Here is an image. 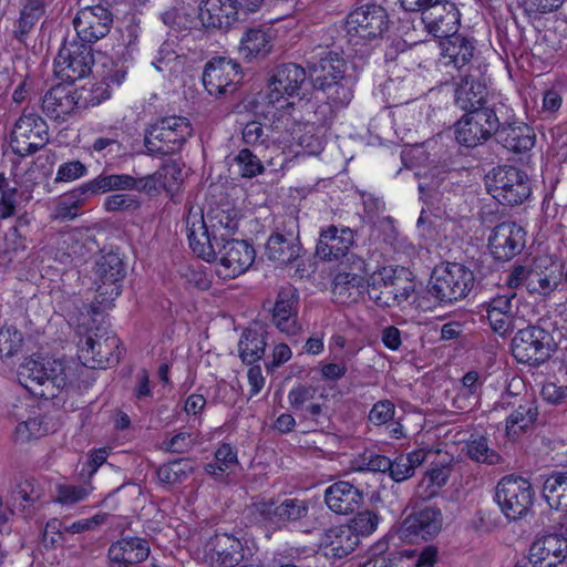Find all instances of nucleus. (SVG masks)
Segmentation results:
<instances>
[{
	"mask_svg": "<svg viewBox=\"0 0 567 567\" xmlns=\"http://www.w3.org/2000/svg\"><path fill=\"white\" fill-rule=\"evenodd\" d=\"M237 229L238 212L228 205L210 207L206 214L190 206L185 219L189 248L203 260L213 259L214 247L234 238Z\"/></svg>",
	"mask_w": 567,
	"mask_h": 567,
	"instance_id": "obj_1",
	"label": "nucleus"
},
{
	"mask_svg": "<svg viewBox=\"0 0 567 567\" xmlns=\"http://www.w3.org/2000/svg\"><path fill=\"white\" fill-rule=\"evenodd\" d=\"M19 382L32 395L53 399L71 385L73 369L61 360L27 359L19 368Z\"/></svg>",
	"mask_w": 567,
	"mask_h": 567,
	"instance_id": "obj_2",
	"label": "nucleus"
},
{
	"mask_svg": "<svg viewBox=\"0 0 567 567\" xmlns=\"http://www.w3.org/2000/svg\"><path fill=\"white\" fill-rule=\"evenodd\" d=\"M487 193L502 205H522L532 194L528 175L512 165H499L485 176Z\"/></svg>",
	"mask_w": 567,
	"mask_h": 567,
	"instance_id": "obj_3",
	"label": "nucleus"
},
{
	"mask_svg": "<svg viewBox=\"0 0 567 567\" xmlns=\"http://www.w3.org/2000/svg\"><path fill=\"white\" fill-rule=\"evenodd\" d=\"M474 285V274L457 262L436 266L431 277V293L442 302H453L467 296Z\"/></svg>",
	"mask_w": 567,
	"mask_h": 567,
	"instance_id": "obj_4",
	"label": "nucleus"
},
{
	"mask_svg": "<svg viewBox=\"0 0 567 567\" xmlns=\"http://www.w3.org/2000/svg\"><path fill=\"white\" fill-rule=\"evenodd\" d=\"M94 54L91 44L74 38L65 40L54 59V73L64 82L74 83L91 73Z\"/></svg>",
	"mask_w": 567,
	"mask_h": 567,
	"instance_id": "obj_5",
	"label": "nucleus"
},
{
	"mask_svg": "<svg viewBox=\"0 0 567 567\" xmlns=\"http://www.w3.org/2000/svg\"><path fill=\"white\" fill-rule=\"evenodd\" d=\"M346 28L350 37V42L355 44H358L360 40H378L381 39L389 29V16L382 6L368 2L350 12Z\"/></svg>",
	"mask_w": 567,
	"mask_h": 567,
	"instance_id": "obj_6",
	"label": "nucleus"
},
{
	"mask_svg": "<svg viewBox=\"0 0 567 567\" xmlns=\"http://www.w3.org/2000/svg\"><path fill=\"white\" fill-rule=\"evenodd\" d=\"M555 342L543 328L529 326L519 329L512 341L513 355L518 362L538 365L555 351Z\"/></svg>",
	"mask_w": 567,
	"mask_h": 567,
	"instance_id": "obj_7",
	"label": "nucleus"
},
{
	"mask_svg": "<svg viewBox=\"0 0 567 567\" xmlns=\"http://www.w3.org/2000/svg\"><path fill=\"white\" fill-rule=\"evenodd\" d=\"M214 258L206 261L217 262L216 274L224 280L246 272L256 257L255 249L248 241L235 238L214 247Z\"/></svg>",
	"mask_w": 567,
	"mask_h": 567,
	"instance_id": "obj_8",
	"label": "nucleus"
},
{
	"mask_svg": "<svg viewBox=\"0 0 567 567\" xmlns=\"http://www.w3.org/2000/svg\"><path fill=\"white\" fill-rule=\"evenodd\" d=\"M120 339L112 333L94 332L79 343L78 357L90 369H106L120 360Z\"/></svg>",
	"mask_w": 567,
	"mask_h": 567,
	"instance_id": "obj_9",
	"label": "nucleus"
},
{
	"mask_svg": "<svg viewBox=\"0 0 567 567\" xmlns=\"http://www.w3.org/2000/svg\"><path fill=\"white\" fill-rule=\"evenodd\" d=\"M532 484L520 476H505L496 487L495 501L508 519L525 515L533 504Z\"/></svg>",
	"mask_w": 567,
	"mask_h": 567,
	"instance_id": "obj_10",
	"label": "nucleus"
},
{
	"mask_svg": "<svg viewBox=\"0 0 567 567\" xmlns=\"http://www.w3.org/2000/svg\"><path fill=\"white\" fill-rule=\"evenodd\" d=\"M499 122L492 109L467 111L455 124L453 128L439 134L441 138L450 137L453 133L455 142H478L488 140L497 133Z\"/></svg>",
	"mask_w": 567,
	"mask_h": 567,
	"instance_id": "obj_11",
	"label": "nucleus"
},
{
	"mask_svg": "<svg viewBox=\"0 0 567 567\" xmlns=\"http://www.w3.org/2000/svg\"><path fill=\"white\" fill-rule=\"evenodd\" d=\"M125 268L116 252H106L97 257L94 266L96 299L101 305H109L122 292Z\"/></svg>",
	"mask_w": 567,
	"mask_h": 567,
	"instance_id": "obj_12",
	"label": "nucleus"
},
{
	"mask_svg": "<svg viewBox=\"0 0 567 567\" xmlns=\"http://www.w3.org/2000/svg\"><path fill=\"white\" fill-rule=\"evenodd\" d=\"M306 76L305 69L298 64L284 63L276 66L268 81V93L266 95L268 104L278 109L289 105L287 96L299 94Z\"/></svg>",
	"mask_w": 567,
	"mask_h": 567,
	"instance_id": "obj_13",
	"label": "nucleus"
},
{
	"mask_svg": "<svg viewBox=\"0 0 567 567\" xmlns=\"http://www.w3.org/2000/svg\"><path fill=\"white\" fill-rule=\"evenodd\" d=\"M240 79V65L223 56L208 61L202 76L205 90L215 97L233 94L237 90Z\"/></svg>",
	"mask_w": 567,
	"mask_h": 567,
	"instance_id": "obj_14",
	"label": "nucleus"
},
{
	"mask_svg": "<svg viewBox=\"0 0 567 567\" xmlns=\"http://www.w3.org/2000/svg\"><path fill=\"white\" fill-rule=\"evenodd\" d=\"M486 65H470L467 73L461 76L454 90V102L461 110H485L487 97Z\"/></svg>",
	"mask_w": 567,
	"mask_h": 567,
	"instance_id": "obj_15",
	"label": "nucleus"
},
{
	"mask_svg": "<svg viewBox=\"0 0 567 567\" xmlns=\"http://www.w3.org/2000/svg\"><path fill=\"white\" fill-rule=\"evenodd\" d=\"M525 244V229L513 221L496 225L488 237V249L492 256L501 261H508L520 254Z\"/></svg>",
	"mask_w": 567,
	"mask_h": 567,
	"instance_id": "obj_16",
	"label": "nucleus"
},
{
	"mask_svg": "<svg viewBox=\"0 0 567 567\" xmlns=\"http://www.w3.org/2000/svg\"><path fill=\"white\" fill-rule=\"evenodd\" d=\"M112 24V12L101 4L81 9L73 19L76 39L89 44L107 35Z\"/></svg>",
	"mask_w": 567,
	"mask_h": 567,
	"instance_id": "obj_17",
	"label": "nucleus"
},
{
	"mask_svg": "<svg viewBox=\"0 0 567 567\" xmlns=\"http://www.w3.org/2000/svg\"><path fill=\"white\" fill-rule=\"evenodd\" d=\"M442 513L435 507H424L410 514L399 528V536L405 542L427 540L435 537L442 528Z\"/></svg>",
	"mask_w": 567,
	"mask_h": 567,
	"instance_id": "obj_18",
	"label": "nucleus"
},
{
	"mask_svg": "<svg viewBox=\"0 0 567 567\" xmlns=\"http://www.w3.org/2000/svg\"><path fill=\"white\" fill-rule=\"evenodd\" d=\"M309 507V499L285 498L281 502L271 499L260 503L257 509L265 523L274 527H282L307 517Z\"/></svg>",
	"mask_w": 567,
	"mask_h": 567,
	"instance_id": "obj_19",
	"label": "nucleus"
},
{
	"mask_svg": "<svg viewBox=\"0 0 567 567\" xmlns=\"http://www.w3.org/2000/svg\"><path fill=\"white\" fill-rule=\"evenodd\" d=\"M461 13L456 4L449 0L427 7L422 14V22L429 33L435 38L444 39L456 32L460 25Z\"/></svg>",
	"mask_w": 567,
	"mask_h": 567,
	"instance_id": "obj_20",
	"label": "nucleus"
},
{
	"mask_svg": "<svg viewBox=\"0 0 567 567\" xmlns=\"http://www.w3.org/2000/svg\"><path fill=\"white\" fill-rule=\"evenodd\" d=\"M241 542L228 534H218L205 545L204 558L210 567H236L244 558Z\"/></svg>",
	"mask_w": 567,
	"mask_h": 567,
	"instance_id": "obj_21",
	"label": "nucleus"
},
{
	"mask_svg": "<svg viewBox=\"0 0 567 567\" xmlns=\"http://www.w3.org/2000/svg\"><path fill=\"white\" fill-rule=\"evenodd\" d=\"M567 557V538L549 534L536 539L530 548L528 559L534 567H557Z\"/></svg>",
	"mask_w": 567,
	"mask_h": 567,
	"instance_id": "obj_22",
	"label": "nucleus"
},
{
	"mask_svg": "<svg viewBox=\"0 0 567 567\" xmlns=\"http://www.w3.org/2000/svg\"><path fill=\"white\" fill-rule=\"evenodd\" d=\"M198 18L207 29L228 31L241 21L228 0H203L199 6Z\"/></svg>",
	"mask_w": 567,
	"mask_h": 567,
	"instance_id": "obj_23",
	"label": "nucleus"
},
{
	"mask_svg": "<svg viewBox=\"0 0 567 567\" xmlns=\"http://www.w3.org/2000/svg\"><path fill=\"white\" fill-rule=\"evenodd\" d=\"M192 132V125L186 117L166 116L148 125L144 142H187Z\"/></svg>",
	"mask_w": 567,
	"mask_h": 567,
	"instance_id": "obj_24",
	"label": "nucleus"
},
{
	"mask_svg": "<svg viewBox=\"0 0 567 567\" xmlns=\"http://www.w3.org/2000/svg\"><path fill=\"white\" fill-rule=\"evenodd\" d=\"M73 83H60L52 86L42 97V111L51 118L64 120L78 106L79 99Z\"/></svg>",
	"mask_w": 567,
	"mask_h": 567,
	"instance_id": "obj_25",
	"label": "nucleus"
},
{
	"mask_svg": "<svg viewBox=\"0 0 567 567\" xmlns=\"http://www.w3.org/2000/svg\"><path fill=\"white\" fill-rule=\"evenodd\" d=\"M299 296L292 287L282 288L272 309V320L276 327L287 334H295L299 330L298 315Z\"/></svg>",
	"mask_w": 567,
	"mask_h": 567,
	"instance_id": "obj_26",
	"label": "nucleus"
},
{
	"mask_svg": "<svg viewBox=\"0 0 567 567\" xmlns=\"http://www.w3.org/2000/svg\"><path fill=\"white\" fill-rule=\"evenodd\" d=\"M150 555L148 543L140 537H124L109 548L113 567H130L144 561Z\"/></svg>",
	"mask_w": 567,
	"mask_h": 567,
	"instance_id": "obj_27",
	"label": "nucleus"
},
{
	"mask_svg": "<svg viewBox=\"0 0 567 567\" xmlns=\"http://www.w3.org/2000/svg\"><path fill=\"white\" fill-rule=\"evenodd\" d=\"M563 278L561 266L547 260H537L529 269L528 291L540 296L550 295Z\"/></svg>",
	"mask_w": 567,
	"mask_h": 567,
	"instance_id": "obj_28",
	"label": "nucleus"
},
{
	"mask_svg": "<svg viewBox=\"0 0 567 567\" xmlns=\"http://www.w3.org/2000/svg\"><path fill=\"white\" fill-rule=\"evenodd\" d=\"M363 501L359 488L346 481H339L327 487L324 502L337 514H349L357 509Z\"/></svg>",
	"mask_w": 567,
	"mask_h": 567,
	"instance_id": "obj_29",
	"label": "nucleus"
},
{
	"mask_svg": "<svg viewBox=\"0 0 567 567\" xmlns=\"http://www.w3.org/2000/svg\"><path fill=\"white\" fill-rule=\"evenodd\" d=\"M441 49L443 58L447 59L446 64H453L458 70L467 64L473 65L471 62L476 61L474 40L457 31L441 41Z\"/></svg>",
	"mask_w": 567,
	"mask_h": 567,
	"instance_id": "obj_30",
	"label": "nucleus"
},
{
	"mask_svg": "<svg viewBox=\"0 0 567 567\" xmlns=\"http://www.w3.org/2000/svg\"><path fill=\"white\" fill-rule=\"evenodd\" d=\"M515 297L514 292L497 295L488 302L487 319L492 329L499 334L514 329L519 319L518 313H513L512 310V301Z\"/></svg>",
	"mask_w": 567,
	"mask_h": 567,
	"instance_id": "obj_31",
	"label": "nucleus"
},
{
	"mask_svg": "<svg viewBox=\"0 0 567 567\" xmlns=\"http://www.w3.org/2000/svg\"><path fill=\"white\" fill-rule=\"evenodd\" d=\"M352 244L353 234L349 228L330 226L320 234L317 254L324 259H338L348 252Z\"/></svg>",
	"mask_w": 567,
	"mask_h": 567,
	"instance_id": "obj_32",
	"label": "nucleus"
},
{
	"mask_svg": "<svg viewBox=\"0 0 567 567\" xmlns=\"http://www.w3.org/2000/svg\"><path fill=\"white\" fill-rule=\"evenodd\" d=\"M347 64L337 53L329 52L318 62L309 66L310 78L316 90L327 87L328 84L344 80Z\"/></svg>",
	"mask_w": 567,
	"mask_h": 567,
	"instance_id": "obj_33",
	"label": "nucleus"
},
{
	"mask_svg": "<svg viewBox=\"0 0 567 567\" xmlns=\"http://www.w3.org/2000/svg\"><path fill=\"white\" fill-rule=\"evenodd\" d=\"M272 48L270 28L255 27L247 29L240 40L239 53L247 61L267 56Z\"/></svg>",
	"mask_w": 567,
	"mask_h": 567,
	"instance_id": "obj_34",
	"label": "nucleus"
},
{
	"mask_svg": "<svg viewBox=\"0 0 567 567\" xmlns=\"http://www.w3.org/2000/svg\"><path fill=\"white\" fill-rule=\"evenodd\" d=\"M367 280L351 272H338L333 279L332 293L341 303L355 302L367 290Z\"/></svg>",
	"mask_w": 567,
	"mask_h": 567,
	"instance_id": "obj_35",
	"label": "nucleus"
},
{
	"mask_svg": "<svg viewBox=\"0 0 567 567\" xmlns=\"http://www.w3.org/2000/svg\"><path fill=\"white\" fill-rule=\"evenodd\" d=\"M322 544L327 549V554L341 558L355 548L358 537L348 526H334L324 532Z\"/></svg>",
	"mask_w": 567,
	"mask_h": 567,
	"instance_id": "obj_36",
	"label": "nucleus"
},
{
	"mask_svg": "<svg viewBox=\"0 0 567 567\" xmlns=\"http://www.w3.org/2000/svg\"><path fill=\"white\" fill-rule=\"evenodd\" d=\"M136 179L127 174L99 175L82 184L79 190L82 195L104 194L117 189H135Z\"/></svg>",
	"mask_w": 567,
	"mask_h": 567,
	"instance_id": "obj_37",
	"label": "nucleus"
},
{
	"mask_svg": "<svg viewBox=\"0 0 567 567\" xmlns=\"http://www.w3.org/2000/svg\"><path fill=\"white\" fill-rule=\"evenodd\" d=\"M27 140H41L49 142L47 123L39 116L22 115L11 131L10 142H24Z\"/></svg>",
	"mask_w": 567,
	"mask_h": 567,
	"instance_id": "obj_38",
	"label": "nucleus"
},
{
	"mask_svg": "<svg viewBox=\"0 0 567 567\" xmlns=\"http://www.w3.org/2000/svg\"><path fill=\"white\" fill-rule=\"evenodd\" d=\"M543 496L550 508L567 511V472H554L543 484Z\"/></svg>",
	"mask_w": 567,
	"mask_h": 567,
	"instance_id": "obj_39",
	"label": "nucleus"
},
{
	"mask_svg": "<svg viewBox=\"0 0 567 567\" xmlns=\"http://www.w3.org/2000/svg\"><path fill=\"white\" fill-rule=\"evenodd\" d=\"M300 247L284 235L274 234L266 244V256L268 259L280 265H287L298 258Z\"/></svg>",
	"mask_w": 567,
	"mask_h": 567,
	"instance_id": "obj_40",
	"label": "nucleus"
},
{
	"mask_svg": "<svg viewBox=\"0 0 567 567\" xmlns=\"http://www.w3.org/2000/svg\"><path fill=\"white\" fill-rule=\"evenodd\" d=\"M427 456V451L424 449H417L405 455L398 456L394 461H391V467H389L390 476L395 482H403L410 478L417 466H420Z\"/></svg>",
	"mask_w": 567,
	"mask_h": 567,
	"instance_id": "obj_41",
	"label": "nucleus"
},
{
	"mask_svg": "<svg viewBox=\"0 0 567 567\" xmlns=\"http://www.w3.org/2000/svg\"><path fill=\"white\" fill-rule=\"evenodd\" d=\"M44 13V3L42 0H28L20 12L13 31L14 38L20 42H24L27 35L37 24Z\"/></svg>",
	"mask_w": 567,
	"mask_h": 567,
	"instance_id": "obj_42",
	"label": "nucleus"
},
{
	"mask_svg": "<svg viewBox=\"0 0 567 567\" xmlns=\"http://www.w3.org/2000/svg\"><path fill=\"white\" fill-rule=\"evenodd\" d=\"M327 94V99L330 101L326 105H321L317 114L332 113V106L334 107H343L348 105L352 99V91L350 87V80L344 78V80H339L331 84H328L327 87L320 89Z\"/></svg>",
	"mask_w": 567,
	"mask_h": 567,
	"instance_id": "obj_43",
	"label": "nucleus"
},
{
	"mask_svg": "<svg viewBox=\"0 0 567 567\" xmlns=\"http://www.w3.org/2000/svg\"><path fill=\"white\" fill-rule=\"evenodd\" d=\"M266 340L262 334L256 331H244L239 343L238 352L243 362L252 364L260 360L265 353Z\"/></svg>",
	"mask_w": 567,
	"mask_h": 567,
	"instance_id": "obj_44",
	"label": "nucleus"
},
{
	"mask_svg": "<svg viewBox=\"0 0 567 567\" xmlns=\"http://www.w3.org/2000/svg\"><path fill=\"white\" fill-rule=\"evenodd\" d=\"M414 291V284L402 278L399 286L380 290L379 295H371L370 298L380 307L400 306L409 299Z\"/></svg>",
	"mask_w": 567,
	"mask_h": 567,
	"instance_id": "obj_45",
	"label": "nucleus"
},
{
	"mask_svg": "<svg viewBox=\"0 0 567 567\" xmlns=\"http://www.w3.org/2000/svg\"><path fill=\"white\" fill-rule=\"evenodd\" d=\"M193 472L192 463L187 460H178L162 465L157 470L158 480L167 485L184 482Z\"/></svg>",
	"mask_w": 567,
	"mask_h": 567,
	"instance_id": "obj_46",
	"label": "nucleus"
},
{
	"mask_svg": "<svg viewBox=\"0 0 567 567\" xmlns=\"http://www.w3.org/2000/svg\"><path fill=\"white\" fill-rule=\"evenodd\" d=\"M132 60L131 54L127 52V58H110L102 64L101 79L105 81L106 84L112 86H118L124 81L127 71L128 64L127 62Z\"/></svg>",
	"mask_w": 567,
	"mask_h": 567,
	"instance_id": "obj_47",
	"label": "nucleus"
},
{
	"mask_svg": "<svg viewBox=\"0 0 567 567\" xmlns=\"http://www.w3.org/2000/svg\"><path fill=\"white\" fill-rule=\"evenodd\" d=\"M466 453L475 462L496 464L499 461V454L489 447L487 439L484 436H473L466 442Z\"/></svg>",
	"mask_w": 567,
	"mask_h": 567,
	"instance_id": "obj_48",
	"label": "nucleus"
},
{
	"mask_svg": "<svg viewBox=\"0 0 567 567\" xmlns=\"http://www.w3.org/2000/svg\"><path fill=\"white\" fill-rule=\"evenodd\" d=\"M404 269H398L393 266H384L373 271L367 279L368 287L371 286L372 290L369 292L370 296L381 288V290L390 288L392 286H399V281H402V274Z\"/></svg>",
	"mask_w": 567,
	"mask_h": 567,
	"instance_id": "obj_49",
	"label": "nucleus"
},
{
	"mask_svg": "<svg viewBox=\"0 0 567 567\" xmlns=\"http://www.w3.org/2000/svg\"><path fill=\"white\" fill-rule=\"evenodd\" d=\"M535 414L530 409L519 406L507 419L505 433L508 440H516L529 425L533 424Z\"/></svg>",
	"mask_w": 567,
	"mask_h": 567,
	"instance_id": "obj_50",
	"label": "nucleus"
},
{
	"mask_svg": "<svg viewBox=\"0 0 567 567\" xmlns=\"http://www.w3.org/2000/svg\"><path fill=\"white\" fill-rule=\"evenodd\" d=\"M23 334L12 326L0 328V357L9 359L16 357L22 349Z\"/></svg>",
	"mask_w": 567,
	"mask_h": 567,
	"instance_id": "obj_51",
	"label": "nucleus"
},
{
	"mask_svg": "<svg viewBox=\"0 0 567 567\" xmlns=\"http://www.w3.org/2000/svg\"><path fill=\"white\" fill-rule=\"evenodd\" d=\"M449 471L443 466L429 470L419 484L421 496L424 498L433 497L445 485Z\"/></svg>",
	"mask_w": 567,
	"mask_h": 567,
	"instance_id": "obj_52",
	"label": "nucleus"
},
{
	"mask_svg": "<svg viewBox=\"0 0 567 567\" xmlns=\"http://www.w3.org/2000/svg\"><path fill=\"white\" fill-rule=\"evenodd\" d=\"M49 432L48 426L43 423L42 417L33 416L20 422L13 432L17 442H28L33 439L41 437Z\"/></svg>",
	"mask_w": 567,
	"mask_h": 567,
	"instance_id": "obj_53",
	"label": "nucleus"
},
{
	"mask_svg": "<svg viewBox=\"0 0 567 567\" xmlns=\"http://www.w3.org/2000/svg\"><path fill=\"white\" fill-rule=\"evenodd\" d=\"M93 487L90 484L75 486L70 484H59L56 486L55 503L71 506L87 498Z\"/></svg>",
	"mask_w": 567,
	"mask_h": 567,
	"instance_id": "obj_54",
	"label": "nucleus"
},
{
	"mask_svg": "<svg viewBox=\"0 0 567 567\" xmlns=\"http://www.w3.org/2000/svg\"><path fill=\"white\" fill-rule=\"evenodd\" d=\"M237 463V454L228 444L219 446L215 453V462L206 465V471L218 477Z\"/></svg>",
	"mask_w": 567,
	"mask_h": 567,
	"instance_id": "obj_55",
	"label": "nucleus"
},
{
	"mask_svg": "<svg viewBox=\"0 0 567 567\" xmlns=\"http://www.w3.org/2000/svg\"><path fill=\"white\" fill-rule=\"evenodd\" d=\"M379 516L372 511L359 512L351 520V528L354 535L369 536L375 532L379 525Z\"/></svg>",
	"mask_w": 567,
	"mask_h": 567,
	"instance_id": "obj_56",
	"label": "nucleus"
},
{
	"mask_svg": "<svg viewBox=\"0 0 567 567\" xmlns=\"http://www.w3.org/2000/svg\"><path fill=\"white\" fill-rule=\"evenodd\" d=\"M236 163L243 177L251 178L260 174L264 169L262 164L256 155L249 150H241L236 156Z\"/></svg>",
	"mask_w": 567,
	"mask_h": 567,
	"instance_id": "obj_57",
	"label": "nucleus"
},
{
	"mask_svg": "<svg viewBox=\"0 0 567 567\" xmlns=\"http://www.w3.org/2000/svg\"><path fill=\"white\" fill-rule=\"evenodd\" d=\"M485 379L480 375L476 371H468L465 373L461 380V388L458 391V395H463L467 399H473L475 403L477 402L481 389Z\"/></svg>",
	"mask_w": 567,
	"mask_h": 567,
	"instance_id": "obj_58",
	"label": "nucleus"
},
{
	"mask_svg": "<svg viewBox=\"0 0 567 567\" xmlns=\"http://www.w3.org/2000/svg\"><path fill=\"white\" fill-rule=\"evenodd\" d=\"M158 185L164 190L173 193L178 188L181 171L175 164H167L161 167L156 173Z\"/></svg>",
	"mask_w": 567,
	"mask_h": 567,
	"instance_id": "obj_59",
	"label": "nucleus"
},
{
	"mask_svg": "<svg viewBox=\"0 0 567 567\" xmlns=\"http://www.w3.org/2000/svg\"><path fill=\"white\" fill-rule=\"evenodd\" d=\"M43 496L42 487L34 480H25L17 491V499L22 501L25 505H33Z\"/></svg>",
	"mask_w": 567,
	"mask_h": 567,
	"instance_id": "obj_60",
	"label": "nucleus"
},
{
	"mask_svg": "<svg viewBox=\"0 0 567 567\" xmlns=\"http://www.w3.org/2000/svg\"><path fill=\"white\" fill-rule=\"evenodd\" d=\"M103 206L107 212L133 210L138 207V202L128 194H114L104 199Z\"/></svg>",
	"mask_w": 567,
	"mask_h": 567,
	"instance_id": "obj_61",
	"label": "nucleus"
},
{
	"mask_svg": "<svg viewBox=\"0 0 567 567\" xmlns=\"http://www.w3.org/2000/svg\"><path fill=\"white\" fill-rule=\"evenodd\" d=\"M394 404L389 400L377 402L369 413V420L377 424H385L394 416Z\"/></svg>",
	"mask_w": 567,
	"mask_h": 567,
	"instance_id": "obj_62",
	"label": "nucleus"
},
{
	"mask_svg": "<svg viewBox=\"0 0 567 567\" xmlns=\"http://www.w3.org/2000/svg\"><path fill=\"white\" fill-rule=\"evenodd\" d=\"M317 396V390L312 386L299 385L292 388L288 394L290 404L295 409H303L310 401Z\"/></svg>",
	"mask_w": 567,
	"mask_h": 567,
	"instance_id": "obj_63",
	"label": "nucleus"
},
{
	"mask_svg": "<svg viewBox=\"0 0 567 567\" xmlns=\"http://www.w3.org/2000/svg\"><path fill=\"white\" fill-rule=\"evenodd\" d=\"M86 167L79 161H73L61 165L56 172L55 181L73 182L86 174Z\"/></svg>",
	"mask_w": 567,
	"mask_h": 567,
	"instance_id": "obj_64",
	"label": "nucleus"
}]
</instances>
